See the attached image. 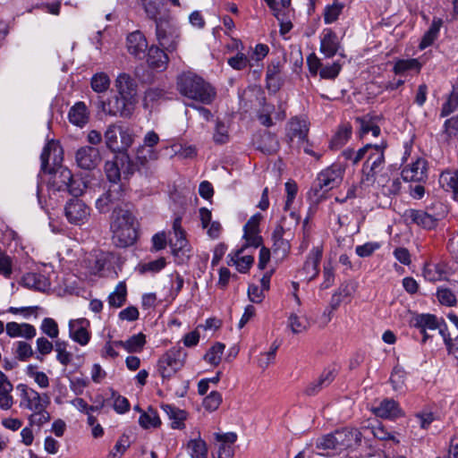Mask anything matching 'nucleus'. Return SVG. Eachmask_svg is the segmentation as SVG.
<instances>
[{
  "label": "nucleus",
  "mask_w": 458,
  "mask_h": 458,
  "mask_svg": "<svg viewBox=\"0 0 458 458\" xmlns=\"http://www.w3.org/2000/svg\"><path fill=\"white\" fill-rule=\"evenodd\" d=\"M135 216L131 209L116 208L112 211L110 229L112 241L116 247L125 248L132 245L137 239Z\"/></svg>",
  "instance_id": "f257e3e1"
},
{
  "label": "nucleus",
  "mask_w": 458,
  "mask_h": 458,
  "mask_svg": "<svg viewBox=\"0 0 458 458\" xmlns=\"http://www.w3.org/2000/svg\"><path fill=\"white\" fill-rule=\"evenodd\" d=\"M176 85L181 95L202 105H210L216 96L214 87L191 72L179 75Z\"/></svg>",
  "instance_id": "f03ea898"
},
{
  "label": "nucleus",
  "mask_w": 458,
  "mask_h": 458,
  "mask_svg": "<svg viewBox=\"0 0 458 458\" xmlns=\"http://www.w3.org/2000/svg\"><path fill=\"white\" fill-rule=\"evenodd\" d=\"M387 148L386 141L380 144H371V148L365 156V162L361 168L360 183L372 185L376 182H384L386 181L385 150Z\"/></svg>",
  "instance_id": "7ed1b4c3"
},
{
  "label": "nucleus",
  "mask_w": 458,
  "mask_h": 458,
  "mask_svg": "<svg viewBox=\"0 0 458 458\" xmlns=\"http://www.w3.org/2000/svg\"><path fill=\"white\" fill-rule=\"evenodd\" d=\"M155 26L157 46L168 53L175 52L180 43L181 31L173 17L169 13H164L157 20Z\"/></svg>",
  "instance_id": "20e7f679"
},
{
  "label": "nucleus",
  "mask_w": 458,
  "mask_h": 458,
  "mask_svg": "<svg viewBox=\"0 0 458 458\" xmlns=\"http://www.w3.org/2000/svg\"><path fill=\"white\" fill-rule=\"evenodd\" d=\"M344 167L341 164H333L331 166L321 171L313 183L309 196L316 198V201H319L325 193L337 187L343 181L344 174Z\"/></svg>",
  "instance_id": "39448f33"
},
{
  "label": "nucleus",
  "mask_w": 458,
  "mask_h": 458,
  "mask_svg": "<svg viewBox=\"0 0 458 458\" xmlns=\"http://www.w3.org/2000/svg\"><path fill=\"white\" fill-rule=\"evenodd\" d=\"M135 105L136 100L115 93L106 99H99L98 107L107 115L130 118L134 112Z\"/></svg>",
  "instance_id": "423d86ee"
},
{
  "label": "nucleus",
  "mask_w": 458,
  "mask_h": 458,
  "mask_svg": "<svg viewBox=\"0 0 458 458\" xmlns=\"http://www.w3.org/2000/svg\"><path fill=\"white\" fill-rule=\"evenodd\" d=\"M49 187L55 191H65L72 197H78L83 193L82 183L74 180L73 175L67 167L56 168L49 181Z\"/></svg>",
  "instance_id": "0eeeda50"
},
{
  "label": "nucleus",
  "mask_w": 458,
  "mask_h": 458,
  "mask_svg": "<svg viewBox=\"0 0 458 458\" xmlns=\"http://www.w3.org/2000/svg\"><path fill=\"white\" fill-rule=\"evenodd\" d=\"M124 189L122 184H111L108 190L104 192L96 201V208L100 213H106L111 208L115 210L131 209V204L124 199Z\"/></svg>",
  "instance_id": "6e6552de"
},
{
  "label": "nucleus",
  "mask_w": 458,
  "mask_h": 458,
  "mask_svg": "<svg viewBox=\"0 0 458 458\" xmlns=\"http://www.w3.org/2000/svg\"><path fill=\"white\" fill-rule=\"evenodd\" d=\"M106 146L113 152L126 150L132 144L133 139L129 130L118 123L107 126L104 134Z\"/></svg>",
  "instance_id": "1a4fd4ad"
},
{
  "label": "nucleus",
  "mask_w": 458,
  "mask_h": 458,
  "mask_svg": "<svg viewBox=\"0 0 458 458\" xmlns=\"http://www.w3.org/2000/svg\"><path fill=\"white\" fill-rule=\"evenodd\" d=\"M336 433L339 450H357L363 447L371 448V444L364 434V430L360 431L358 428H344L337 429Z\"/></svg>",
  "instance_id": "9d476101"
},
{
  "label": "nucleus",
  "mask_w": 458,
  "mask_h": 458,
  "mask_svg": "<svg viewBox=\"0 0 458 458\" xmlns=\"http://www.w3.org/2000/svg\"><path fill=\"white\" fill-rule=\"evenodd\" d=\"M410 326L419 330L420 334L422 335V343H425L429 337L427 333L428 330H439V333L444 336V328L446 327L445 323L441 318L439 319L436 315L422 313L415 314L410 320Z\"/></svg>",
  "instance_id": "9b49d317"
},
{
  "label": "nucleus",
  "mask_w": 458,
  "mask_h": 458,
  "mask_svg": "<svg viewBox=\"0 0 458 458\" xmlns=\"http://www.w3.org/2000/svg\"><path fill=\"white\" fill-rule=\"evenodd\" d=\"M16 388L21 392L20 406L22 408L37 411L38 410H43V407H47L50 403L47 394H40L25 384H19Z\"/></svg>",
  "instance_id": "f8f14e48"
},
{
  "label": "nucleus",
  "mask_w": 458,
  "mask_h": 458,
  "mask_svg": "<svg viewBox=\"0 0 458 458\" xmlns=\"http://www.w3.org/2000/svg\"><path fill=\"white\" fill-rule=\"evenodd\" d=\"M75 161L80 168L90 171L101 162V156L98 148L93 146H83L76 151Z\"/></svg>",
  "instance_id": "ddd939ff"
},
{
  "label": "nucleus",
  "mask_w": 458,
  "mask_h": 458,
  "mask_svg": "<svg viewBox=\"0 0 458 458\" xmlns=\"http://www.w3.org/2000/svg\"><path fill=\"white\" fill-rule=\"evenodd\" d=\"M64 215L71 224L79 225L89 216V208L78 197L71 199L64 207Z\"/></svg>",
  "instance_id": "4468645a"
},
{
  "label": "nucleus",
  "mask_w": 458,
  "mask_h": 458,
  "mask_svg": "<svg viewBox=\"0 0 458 458\" xmlns=\"http://www.w3.org/2000/svg\"><path fill=\"white\" fill-rule=\"evenodd\" d=\"M148 47V40L140 30H134L127 35L126 48L134 58L139 60L145 58Z\"/></svg>",
  "instance_id": "2eb2a0df"
},
{
  "label": "nucleus",
  "mask_w": 458,
  "mask_h": 458,
  "mask_svg": "<svg viewBox=\"0 0 458 458\" xmlns=\"http://www.w3.org/2000/svg\"><path fill=\"white\" fill-rule=\"evenodd\" d=\"M403 217L407 224L416 225L423 229L431 230L437 225V218L422 209H407Z\"/></svg>",
  "instance_id": "dca6fc26"
},
{
  "label": "nucleus",
  "mask_w": 458,
  "mask_h": 458,
  "mask_svg": "<svg viewBox=\"0 0 458 458\" xmlns=\"http://www.w3.org/2000/svg\"><path fill=\"white\" fill-rule=\"evenodd\" d=\"M376 416L394 420L404 416V411L399 403L391 398H386L380 402L378 406L373 408Z\"/></svg>",
  "instance_id": "f3484780"
},
{
  "label": "nucleus",
  "mask_w": 458,
  "mask_h": 458,
  "mask_svg": "<svg viewBox=\"0 0 458 458\" xmlns=\"http://www.w3.org/2000/svg\"><path fill=\"white\" fill-rule=\"evenodd\" d=\"M147 51L145 57H147L148 65L151 69L162 72L167 68L169 57L165 49L157 45H152L148 47Z\"/></svg>",
  "instance_id": "a211bd4d"
},
{
  "label": "nucleus",
  "mask_w": 458,
  "mask_h": 458,
  "mask_svg": "<svg viewBox=\"0 0 458 458\" xmlns=\"http://www.w3.org/2000/svg\"><path fill=\"white\" fill-rule=\"evenodd\" d=\"M89 321L87 318H79L69 322V335L80 345H86L90 340V333L88 331Z\"/></svg>",
  "instance_id": "6ab92c4d"
},
{
  "label": "nucleus",
  "mask_w": 458,
  "mask_h": 458,
  "mask_svg": "<svg viewBox=\"0 0 458 458\" xmlns=\"http://www.w3.org/2000/svg\"><path fill=\"white\" fill-rule=\"evenodd\" d=\"M114 88L117 94L136 100L138 84L129 73L118 74L114 81Z\"/></svg>",
  "instance_id": "aec40b11"
},
{
  "label": "nucleus",
  "mask_w": 458,
  "mask_h": 458,
  "mask_svg": "<svg viewBox=\"0 0 458 458\" xmlns=\"http://www.w3.org/2000/svg\"><path fill=\"white\" fill-rule=\"evenodd\" d=\"M340 47L336 33L332 29H325L320 39V52L327 58L333 57Z\"/></svg>",
  "instance_id": "412c9836"
},
{
  "label": "nucleus",
  "mask_w": 458,
  "mask_h": 458,
  "mask_svg": "<svg viewBox=\"0 0 458 458\" xmlns=\"http://www.w3.org/2000/svg\"><path fill=\"white\" fill-rule=\"evenodd\" d=\"M322 259V249L319 247H315L311 250L309 254L304 266L302 267V273L305 275V277L310 281L314 279L319 273L318 265Z\"/></svg>",
  "instance_id": "4be33fe9"
},
{
  "label": "nucleus",
  "mask_w": 458,
  "mask_h": 458,
  "mask_svg": "<svg viewBox=\"0 0 458 458\" xmlns=\"http://www.w3.org/2000/svg\"><path fill=\"white\" fill-rule=\"evenodd\" d=\"M174 241H170V247L177 262L182 264L189 260L191 249L185 233L174 235Z\"/></svg>",
  "instance_id": "5701e85b"
},
{
  "label": "nucleus",
  "mask_w": 458,
  "mask_h": 458,
  "mask_svg": "<svg viewBox=\"0 0 458 458\" xmlns=\"http://www.w3.org/2000/svg\"><path fill=\"white\" fill-rule=\"evenodd\" d=\"M402 177L407 182H420L427 177L426 162L423 159H417L411 165L404 167L402 171Z\"/></svg>",
  "instance_id": "b1692460"
},
{
  "label": "nucleus",
  "mask_w": 458,
  "mask_h": 458,
  "mask_svg": "<svg viewBox=\"0 0 458 458\" xmlns=\"http://www.w3.org/2000/svg\"><path fill=\"white\" fill-rule=\"evenodd\" d=\"M186 355V352L182 346H174L162 355L159 360L160 363L172 366L178 371L183 366Z\"/></svg>",
  "instance_id": "393cba45"
},
{
  "label": "nucleus",
  "mask_w": 458,
  "mask_h": 458,
  "mask_svg": "<svg viewBox=\"0 0 458 458\" xmlns=\"http://www.w3.org/2000/svg\"><path fill=\"white\" fill-rule=\"evenodd\" d=\"M335 375V369H326L317 381L310 383L305 389V394L310 396L316 395L334 381Z\"/></svg>",
  "instance_id": "a878e982"
},
{
  "label": "nucleus",
  "mask_w": 458,
  "mask_h": 458,
  "mask_svg": "<svg viewBox=\"0 0 458 458\" xmlns=\"http://www.w3.org/2000/svg\"><path fill=\"white\" fill-rule=\"evenodd\" d=\"M69 122L78 127H83L89 123V112L82 101L76 102L69 110Z\"/></svg>",
  "instance_id": "bb28decb"
},
{
  "label": "nucleus",
  "mask_w": 458,
  "mask_h": 458,
  "mask_svg": "<svg viewBox=\"0 0 458 458\" xmlns=\"http://www.w3.org/2000/svg\"><path fill=\"white\" fill-rule=\"evenodd\" d=\"M21 284L31 290L45 292L49 288L48 278L39 273H27L21 278Z\"/></svg>",
  "instance_id": "cd10ccee"
},
{
  "label": "nucleus",
  "mask_w": 458,
  "mask_h": 458,
  "mask_svg": "<svg viewBox=\"0 0 458 458\" xmlns=\"http://www.w3.org/2000/svg\"><path fill=\"white\" fill-rule=\"evenodd\" d=\"M440 186L447 192L453 194L454 199H458V169L447 170L439 176Z\"/></svg>",
  "instance_id": "c85d7f7f"
},
{
  "label": "nucleus",
  "mask_w": 458,
  "mask_h": 458,
  "mask_svg": "<svg viewBox=\"0 0 458 458\" xmlns=\"http://www.w3.org/2000/svg\"><path fill=\"white\" fill-rule=\"evenodd\" d=\"M378 119V116H371L369 114L357 117L355 121L359 124L360 137H363L369 132H371L374 137H378L381 132L380 127L377 124Z\"/></svg>",
  "instance_id": "c756f323"
},
{
  "label": "nucleus",
  "mask_w": 458,
  "mask_h": 458,
  "mask_svg": "<svg viewBox=\"0 0 458 458\" xmlns=\"http://www.w3.org/2000/svg\"><path fill=\"white\" fill-rule=\"evenodd\" d=\"M309 128L305 120L294 117L290 121L288 137L291 140L297 138L300 142H305L308 139Z\"/></svg>",
  "instance_id": "7c9ffc66"
},
{
  "label": "nucleus",
  "mask_w": 458,
  "mask_h": 458,
  "mask_svg": "<svg viewBox=\"0 0 458 458\" xmlns=\"http://www.w3.org/2000/svg\"><path fill=\"white\" fill-rule=\"evenodd\" d=\"M162 410L172 420L171 427L173 428L182 429L185 427L184 420L187 418V412L172 404H162Z\"/></svg>",
  "instance_id": "2f4dec72"
},
{
  "label": "nucleus",
  "mask_w": 458,
  "mask_h": 458,
  "mask_svg": "<svg viewBox=\"0 0 458 458\" xmlns=\"http://www.w3.org/2000/svg\"><path fill=\"white\" fill-rule=\"evenodd\" d=\"M283 64L279 59H274L267 67L266 81L268 89L274 88L275 90L280 87L279 74L282 71Z\"/></svg>",
  "instance_id": "473e14b6"
},
{
  "label": "nucleus",
  "mask_w": 458,
  "mask_h": 458,
  "mask_svg": "<svg viewBox=\"0 0 458 458\" xmlns=\"http://www.w3.org/2000/svg\"><path fill=\"white\" fill-rule=\"evenodd\" d=\"M129 161L128 156H122L120 158L115 157L113 161H106L105 163V172L108 181L112 183H118L121 179V172L119 164H123V160Z\"/></svg>",
  "instance_id": "72a5a7b5"
},
{
  "label": "nucleus",
  "mask_w": 458,
  "mask_h": 458,
  "mask_svg": "<svg viewBox=\"0 0 458 458\" xmlns=\"http://www.w3.org/2000/svg\"><path fill=\"white\" fill-rule=\"evenodd\" d=\"M315 445L318 451L322 452L339 450L336 430L318 437L316 439Z\"/></svg>",
  "instance_id": "f704fd0d"
},
{
  "label": "nucleus",
  "mask_w": 458,
  "mask_h": 458,
  "mask_svg": "<svg viewBox=\"0 0 458 458\" xmlns=\"http://www.w3.org/2000/svg\"><path fill=\"white\" fill-rule=\"evenodd\" d=\"M139 424L144 429L158 428L161 425V420L157 411L151 406H148V410L140 414Z\"/></svg>",
  "instance_id": "c9c22d12"
},
{
  "label": "nucleus",
  "mask_w": 458,
  "mask_h": 458,
  "mask_svg": "<svg viewBox=\"0 0 458 458\" xmlns=\"http://www.w3.org/2000/svg\"><path fill=\"white\" fill-rule=\"evenodd\" d=\"M421 69V64L418 59H399L394 63L393 72L396 75H403L410 71H415L420 72Z\"/></svg>",
  "instance_id": "e433bc0d"
},
{
  "label": "nucleus",
  "mask_w": 458,
  "mask_h": 458,
  "mask_svg": "<svg viewBox=\"0 0 458 458\" xmlns=\"http://www.w3.org/2000/svg\"><path fill=\"white\" fill-rule=\"evenodd\" d=\"M147 17L157 23L163 14H161V8L164 6V0H140Z\"/></svg>",
  "instance_id": "4c0bfd02"
},
{
  "label": "nucleus",
  "mask_w": 458,
  "mask_h": 458,
  "mask_svg": "<svg viewBox=\"0 0 458 458\" xmlns=\"http://www.w3.org/2000/svg\"><path fill=\"white\" fill-rule=\"evenodd\" d=\"M93 403H98V405H89L82 398H75L72 403L81 412L89 414L90 411H98L105 406V398L101 394H97Z\"/></svg>",
  "instance_id": "58836bf2"
},
{
  "label": "nucleus",
  "mask_w": 458,
  "mask_h": 458,
  "mask_svg": "<svg viewBox=\"0 0 458 458\" xmlns=\"http://www.w3.org/2000/svg\"><path fill=\"white\" fill-rule=\"evenodd\" d=\"M69 344L66 341L57 339L55 341V352L56 360L63 366L67 367L72 361L73 354L67 350Z\"/></svg>",
  "instance_id": "ea45409f"
},
{
  "label": "nucleus",
  "mask_w": 458,
  "mask_h": 458,
  "mask_svg": "<svg viewBox=\"0 0 458 458\" xmlns=\"http://www.w3.org/2000/svg\"><path fill=\"white\" fill-rule=\"evenodd\" d=\"M442 26V21L440 19H434L428 30L425 32L422 39L419 45L420 49H424L433 44L437 38L440 28Z\"/></svg>",
  "instance_id": "a19ab883"
},
{
  "label": "nucleus",
  "mask_w": 458,
  "mask_h": 458,
  "mask_svg": "<svg viewBox=\"0 0 458 458\" xmlns=\"http://www.w3.org/2000/svg\"><path fill=\"white\" fill-rule=\"evenodd\" d=\"M127 288L123 282H120L114 291L108 296V304L110 307L120 308L126 301Z\"/></svg>",
  "instance_id": "79ce46f5"
},
{
  "label": "nucleus",
  "mask_w": 458,
  "mask_h": 458,
  "mask_svg": "<svg viewBox=\"0 0 458 458\" xmlns=\"http://www.w3.org/2000/svg\"><path fill=\"white\" fill-rule=\"evenodd\" d=\"M352 135V127L349 124L341 126L330 140V148L337 149L344 146Z\"/></svg>",
  "instance_id": "37998d69"
},
{
  "label": "nucleus",
  "mask_w": 458,
  "mask_h": 458,
  "mask_svg": "<svg viewBox=\"0 0 458 458\" xmlns=\"http://www.w3.org/2000/svg\"><path fill=\"white\" fill-rule=\"evenodd\" d=\"M260 143H259V148L264 152H275L279 148V142L276 139V136L268 131H264L262 133H260Z\"/></svg>",
  "instance_id": "c03bdc74"
},
{
  "label": "nucleus",
  "mask_w": 458,
  "mask_h": 458,
  "mask_svg": "<svg viewBox=\"0 0 458 458\" xmlns=\"http://www.w3.org/2000/svg\"><path fill=\"white\" fill-rule=\"evenodd\" d=\"M187 448L191 458L208 457V448L206 442L200 437L190 440L188 442Z\"/></svg>",
  "instance_id": "a18cd8bd"
},
{
  "label": "nucleus",
  "mask_w": 458,
  "mask_h": 458,
  "mask_svg": "<svg viewBox=\"0 0 458 458\" xmlns=\"http://www.w3.org/2000/svg\"><path fill=\"white\" fill-rule=\"evenodd\" d=\"M344 4L335 0L332 4L327 5L324 10V21L326 24L335 22L343 13Z\"/></svg>",
  "instance_id": "49530a36"
},
{
  "label": "nucleus",
  "mask_w": 458,
  "mask_h": 458,
  "mask_svg": "<svg viewBox=\"0 0 458 458\" xmlns=\"http://www.w3.org/2000/svg\"><path fill=\"white\" fill-rule=\"evenodd\" d=\"M90 86L93 91L104 93L109 89L110 79L106 72H97L91 77Z\"/></svg>",
  "instance_id": "de8ad7c7"
},
{
  "label": "nucleus",
  "mask_w": 458,
  "mask_h": 458,
  "mask_svg": "<svg viewBox=\"0 0 458 458\" xmlns=\"http://www.w3.org/2000/svg\"><path fill=\"white\" fill-rule=\"evenodd\" d=\"M441 136L446 143L458 136V116H453L445 120Z\"/></svg>",
  "instance_id": "09e8293b"
},
{
  "label": "nucleus",
  "mask_w": 458,
  "mask_h": 458,
  "mask_svg": "<svg viewBox=\"0 0 458 458\" xmlns=\"http://www.w3.org/2000/svg\"><path fill=\"white\" fill-rule=\"evenodd\" d=\"M367 433L371 434L375 438L379 440H392L396 444L399 443V440L395 438L394 433L387 431V429L380 423L371 427L370 428H364V434L366 435Z\"/></svg>",
  "instance_id": "8fccbe9b"
},
{
  "label": "nucleus",
  "mask_w": 458,
  "mask_h": 458,
  "mask_svg": "<svg viewBox=\"0 0 458 458\" xmlns=\"http://www.w3.org/2000/svg\"><path fill=\"white\" fill-rule=\"evenodd\" d=\"M406 372L399 366H395L391 373L389 382L394 391H402L405 386Z\"/></svg>",
  "instance_id": "3c124183"
},
{
  "label": "nucleus",
  "mask_w": 458,
  "mask_h": 458,
  "mask_svg": "<svg viewBox=\"0 0 458 458\" xmlns=\"http://www.w3.org/2000/svg\"><path fill=\"white\" fill-rule=\"evenodd\" d=\"M225 346L222 343H216L204 355V360L211 365L217 366L222 358Z\"/></svg>",
  "instance_id": "603ef678"
},
{
  "label": "nucleus",
  "mask_w": 458,
  "mask_h": 458,
  "mask_svg": "<svg viewBox=\"0 0 458 458\" xmlns=\"http://www.w3.org/2000/svg\"><path fill=\"white\" fill-rule=\"evenodd\" d=\"M371 148V144H366L357 151L352 148H346L342 152V156L350 160L352 165H357L360 160L364 159L368 150Z\"/></svg>",
  "instance_id": "864d4df0"
},
{
  "label": "nucleus",
  "mask_w": 458,
  "mask_h": 458,
  "mask_svg": "<svg viewBox=\"0 0 458 458\" xmlns=\"http://www.w3.org/2000/svg\"><path fill=\"white\" fill-rule=\"evenodd\" d=\"M165 91L159 88H149L145 91L143 106L145 108L152 107L155 103L162 99Z\"/></svg>",
  "instance_id": "5fc2aeb1"
},
{
  "label": "nucleus",
  "mask_w": 458,
  "mask_h": 458,
  "mask_svg": "<svg viewBox=\"0 0 458 458\" xmlns=\"http://www.w3.org/2000/svg\"><path fill=\"white\" fill-rule=\"evenodd\" d=\"M146 344V336L142 333L131 335L126 340V351L128 352H140Z\"/></svg>",
  "instance_id": "6e6d98bb"
},
{
  "label": "nucleus",
  "mask_w": 458,
  "mask_h": 458,
  "mask_svg": "<svg viewBox=\"0 0 458 458\" xmlns=\"http://www.w3.org/2000/svg\"><path fill=\"white\" fill-rule=\"evenodd\" d=\"M458 108V91L453 90L447 100L442 105L440 116L446 117Z\"/></svg>",
  "instance_id": "4d7b16f0"
},
{
  "label": "nucleus",
  "mask_w": 458,
  "mask_h": 458,
  "mask_svg": "<svg viewBox=\"0 0 458 458\" xmlns=\"http://www.w3.org/2000/svg\"><path fill=\"white\" fill-rule=\"evenodd\" d=\"M222 394L217 391H212L203 400V407L208 411H215L222 403Z\"/></svg>",
  "instance_id": "13d9d810"
},
{
  "label": "nucleus",
  "mask_w": 458,
  "mask_h": 458,
  "mask_svg": "<svg viewBox=\"0 0 458 458\" xmlns=\"http://www.w3.org/2000/svg\"><path fill=\"white\" fill-rule=\"evenodd\" d=\"M342 70V65L339 62H335L332 64L322 65L319 75L321 79L335 80Z\"/></svg>",
  "instance_id": "bf43d9fd"
},
{
  "label": "nucleus",
  "mask_w": 458,
  "mask_h": 458,
  "mask_svg": "<svg viewBox=\"0 0 458 458\" xmlns=\"http://www.w3.org/2000/svg\"><path fill=\"white\" fill-rule=\"evenodd\" d=\"M42 332L52 339L57 338L59 335V328L56 321L51 318H45L42 320L41 327Z\"/></svg>",
  "instance_id": "052dcab7"
},
{
  "label": "nucleus",
  "mask_w": 458,
  "mask_h": 458,
  "mask_svg": "<svg viewBox=\"0 0 458 458\" xmlns=\"http://www.w3.org/2000/svg\"><path fill=\"white\" fill-rule=\"evenodd\" d=\"M50 420V414L47 411V407H43V410H38L33 411L29 417L30 426L37 425L38 427L44 425Z\"/></svg>",
  "instance_id": "680f3d73"
},
{
  "label": "nucleus",
  "mask_w": 458,
  "mask_h": 458,
  "mask_svg": "<svg viewBox=\"0 0 458 458\" xmlns=\"http://www.w3.org/2000/svg\"><path fill=\"white\" fill-rule=\"evenodd\" d=\"M213 140L216 144H225L229 140L227 127L220 120L216 121Z\"/></svg>",
  "instance_id": "e2e57ef3"
},
{
  "label": "nucleus",
  "mask_w": 458,
  "mask_h": 458,
  "mask_svg": "<svg viewBox=\"0 0 458 458\" xmlns=\"http://www.w3.org/2000/svg\"><path fill=\"white\" fill-rule=\"evenodd\" d=\"M437 296L441 304L446 306H454L457 302L456 297L454 293L448 288L437 289Z\"/></svg>",
  "instance_id": "0e129e2a"
},
{
  "label": "nucleus",
  "mask_w": 458,
  "mask_h": 458,
  "mask_svg": "<svg viewBox=\"0 0 458 458\" xmlns=\"http://www.w3.org/2000/svg\"><path fill=\"white\" fill-rule=\"evenodd\" d=\"M60 149L58 144L54 140L49 141L43 148L40 155L41 169L46 172L49 164L50 153L52 150L56 151Z\"/></svg>",
  "instance_id": "69168bd1"
},
{
  "label": "nucleus",
  "mask_w": 458,
  "mask_h": 458,
  "mask_svg": "<svg viewBox=\"0 0 458 458\" xmlns=\"http://www.w3.org/2000/svg\"><path fill=\"white\" fill-rule=\"evenodd\" d=\"M228 64L234 70L241 71L250 64L249 58L243 53H237L227 61Z\"/></svg>",
  "instance_id": "338daca9"
},
{
  "label": "nucleus",
  "mask_w": 458,
  "mask_h": 458,
  "mask_svg": "<svg viewBox=\"0 0 458 458\" xmlns=\"http://www.w3.org/2000/svg\"><path fill=\"white\" fill-rule=\"evenodd\" d=\"M379 248L380 244L378 242H369L356 246L355 252L360 258H367L371 256Z\"/></svg>",
  "instance_id": "774afa93"
}]
</instances>
